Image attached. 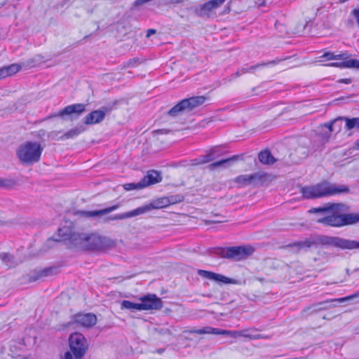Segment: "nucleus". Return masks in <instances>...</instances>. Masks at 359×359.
<instances>
[{"instance_id":"obj_1","label":"nucleus","mask_w":359,"mask_h":359,"mask_svg":"<svg viewBox=\"0 0 359 359\" xmlns=\"http://www.w3.org/2000/svg\"><path fill=\"white\" fill-rule=\"evenodd\" d=\"M348 210V207L340 203H328L322 207L313 208L310 213H327L319 217L316 222L326 226L341 227L359 223V213H344Z\"/></svg>"},{"instance_id":"obj_2","label":"nucleus","mask_w":359,"mask_h":359,"mask_svg":"<svg viewBox=\"0 0 359 359\" xmlns=\"http://www.w3.org/2000/svg\"><path fill=\"white\" fill-rule=\"evenodd\" d=\"M318 243L323 245H332L341 250H354L359 248V241L348 240L338 236L321 235L315 239H306L286 245V248H292L294 252H299L302 249L310 248Z\"/></svg>"},{"instance_id":"obj_3","label":"nucleus","mask_w":359,"mask_h":359,"mask_svg":"<svg viewBox=\"0 0 359 359\" xmlns=\"http://www.w3.org/2000/svg\"><path fill=\"white\" fill-rule=\"evenodd\" d=\"M255 249L251 245L217 247L209 250L210 254L231 262H241L249 258Z\"/></svg>"},{"instance_id":"obj_4","label":"nucleus","mask_w":359,"mask_h":359,"mask_svg":"<svg viewBox=\"0 0 359 359\" xmlns=\"http://www.w3.org/2000/svg\"><path fill=\"white\" fill-rule=\"evenodd\" d=\"M301 194L306 199L317 198L342 193H348L349 188L345 185L320 183L314 186H306L301 188Z\"/></svg>"},{"instance_id":"obj_5","label":"nucleus","mask_w":359,"mask_h":359,"mask_svg":"<svg viewBox=\"0 0 359 359\" xmlns=\"http://www.w3.org/2000/svg\"><path fill=\"white\" fill-rule=\"evenodd\" d=\"M43 150L40 143L27 141L18 147L16 156L22 164L31 165L40 161Z\"/></svg>"},{"instance_id":"obj_6","label":"nucleus","mask_w":359,"mask_h":359,"mask_svg":"<svg viewBox=\"0 0 359 359\" xmlns=\"http://www.w3.org/2000/svg\"><path fill=\"white\" fill-rule=\"evenodd\" d=\"M59 239L56 241L63 242L69 249L85 251V233L72 232L69 227L58 229Z\"/></svg>"},{"instance_id":"obj_7","label":"nucleus","mask_w":359,"mask_h":359,"mask_svg":"<svg viewBox=\"0 0 359 359\" xmlns=\"http://www.w3.org/2000/svg\"><path fill=\"white\" fill-rule=\"evenodd\" d=\"M70 351L65 353L64 359H81L88 348V343L85 337L79 332L70 334L69 337Z\"/></svg>"},{"instance_id":"obj_8","label":"nucleus","mask_w":359,"mask_h":359,"mask_svg":"<svg viewBox=\"0 0 359 359\" xmlns=\"http://www.w3.org/2000/svg\"><path fill=\"white\" fill-rule=\"evenodd\" d=\"M257 330L255 328H249L246 330H243L240 331H229L226 330H222L219 328H215L210 326H206L201 329H197L193 330L192 333H196L198 334H216V335H225L229 336L232 338H238L240 337H243L246 338H249L250 339H258L262 338L261 334H252V332Z\"/></svg>"},{"instance_id":"obj_9","label":"nucleus","mask_w":359,"mask_h":359,"mask_svg":"<svg viewBox=\"0 0 359 359\" xmlns=\"http://www.w3.org/2000/svg\"><path fill=\"white\" fill-rule=\"evenodd\" d=\"M205 100L206 97L204 96H194L184 99L172 107L167 114L172 118L177 117L202 105Z\"/></svg>"},{"instance_id":"obj_10","label":"nucleus","mask_w":359,"mask_h":359,"mask_svg":"<svg viewBox=\"0 0 359 359\" xmlns=\"http://www.w3.org/2000/svg\"><path fill=\"white\" fill-rule=\"evenodd\" d=\"M113 242L96 233H85V251H102L109 248Z\"/></svg>"},{"instance_id":"obj_11","label":"nucleus","mask_w":359,"mask_h":359,"mask_svg":"<svg viewBox=\"0 0 359 359\" xmlns=\"http://www.w3.org/2000/svg\"><path fill=\"white\" fill-rule=\"evenodd\" d=\"M223 2L222 0H209L198 6H191L189 9L194 11V13L201 18H210L211 13L218 8Z\"/></svg>"},{"instance_id":"obj_12","label":"nucleus","mask_w":359,"mask_h":359,"mask_svg":"<svg viewBox=\"0 0 359 359\" xmlns=\"http://www.w3.org/2000/svg\"><path fill=\"white\" fill-rule=\"evenodd\" d=\"M359 297V292L347 297H341V298H337V299H327L325 301L320 302L316 304H313L308 309L311 310V313H316L323 310H328L330 309H332L334 306H336V304H334L335 302L337 303H343L348 300L353 299L355 297Z\"/></svg>"},{"instance_id":"obj_13","label":"nucleus","mask_w":359,"mask_h":359,"mask_svg":"<svg viewBox=\"0 0 359 359\" xmlns=\"http://www.w3.org/2000/svg\"><path fill=\"white\" fill-rule=\"evenodd\" d=\"M97 323V316L91 313H77L72 317L68 326L76 325L84 327H91Z\"/></svg>"},{"instance_id":"obj_14","label":"nucleus","mask_w":359,"mask_h":359,"mask_svg":"<svg viewBox=\"0 0 359 359\" xmlns=\"http://www.w3.org/2000/svg\"><path fill=\"white\" fill-rule=\"evenodd\" d=\"M197 273L202 278L214 280L218 283L234 285L238 284V280L236 279L231 278L220 273H216L212 271L198 269Z\"/></svg>"},{"instance_id":"obj_15","label":"nucleus","mask_w":359,"mask_h":359,"mask_svg":"<svg viewBox=\"0 0 359 359\" xmlns=\"http://www.w3.org/2000/svg\"><path fill=\"white\" fill-rule=\"evenodd\" d=\"M141 304H143L146 310H160L163 307V302L161 298L158 297L154 294H148L140 298Z\"/></svg>"},{"instance_id":"obj_16","label":"nucleus","mask_w":359,"mask_h":359,"mask_svg":"<svg viewBox=\"0 0 359 359\" xmlns=\"http://www.w3.org/2000/svg\"><path fill=\"white\" fill-rule=\"evenodd\" d=\"M86 111V105L84 104H73L65 107L63 109L60 110L57 114H53L48 116V118L53 117H63L65 115H76L79 116Z\"/></svg>"},{"instance_id":"obj_17","label":"nucleus","mask_w":359,"mask_h":359,"mask_svg":"<svg viewBox=\"0 0 359 359\" xmlns=\"http://www.w3.org/2000/svg\"><path fill=\"white\" fill-rule=\"evenodd\" d=\"M168 201L166 196L161 197L156 200H154L149 204H146L142 206L138 207L137 208H136L138 212V215L144 214L153 209H161L168 207L169 205Z\"/></svg>"},{"instance_id":"obj_18","label":"nucleus","mask_w":359,"mask_h":359,"mask_svg":"<svg viewBox=\"0 0 359 359\" xmlns=\"http://www.w3.org/2000/svg\"><path fill=\"white\" fill-rule=\"evenodd\" d=\"M107 111V107H102L100 109L91 111L85 117L84 123L93 125L100 123L104 120Z\"/></svg>"},{"instance_id":"obj_19","label":"nucleus","mask_w":359,"mask_h":359,"mask_svg":"<svg viewBox=\"0 0 359 359\" xmlns=\"http://www.w3.org/2000/svg\"><path fill=\"white\" fill-rule=\"evenodd\" d=\"M252 185L255 187L268 185L273 177L265 172H257L251 174Z\"/></svg>"},{"instance_id":"obj_20","label":"nucleus","mask_w":359,"mask_h":359,"mask_svg":"<svg viewBox=\"0 0 359 359\" xmlns=\"http://www.w3.org/2000/svg\"><path fill=\"white\" fill-rule=\"evenodd\" d=\"M162 177L160 172L154 170H149L147 175L141 180L143 188L161 182Z\"/></svg>"},{"instance_id":"obj_21","label":"nucleus","mask_w":359,"mask_h":359,"mask_svg":"<svg viewBox=\"0 0 359 359\" xmlns=\"http://www.w3.org/2000/svg\"><path fill=\"white\" fill-rule=\"evenodd\" d=\"M342 62H331L324 65L326 67H338L340 69L344 68H355L359 69V60L349 59L342 60Z\"/></svg>"},{"instance_id":"obj_22","label":"nucleus","mask_w":359,"mask_h":359,"mask_svg":"<svg viewBox=\"0 0 359 359\" xmlns=\"http://www.w3.org/2000/svg\"><path fill=\"white\" fill-rule=\"evenodd\" d=\"M119 208V205H114L111 207L102 209V210H92V211H80L79 215L85 217H99L102 215H104L106 214H108L114 210H116Z\"/></svg>"},{"instance_id":"obj_23","label":"nucleus","mask_w":359,"mask_h":359,"mask_svg":"<svg viewBox=\"0 0 359 359\" xmlns=\"http://www.w3.org/2000/svg\"><path fill=\"white\" fill-rule=\"evenodd\" d=\"M243 156V154L241 155H234L232 157L226 158V159H222L219 161H217L216 162L212 163L208 165V169L210 170H215L218 168H227L230 165V163L231 161H235L238 159H241Z\"/></svg>"},{"instance_id":"obj_24","label":"nucleus","mask_w":359,"mask_h":359,"mask_svg":"<svg viewBox=\"0 0 359 359\" xmlns=\"http://www.w3.org/2000/svg\"><path fill=\"white\" fill-rule=\"evenodd\" d=\"M21 69L18 64H11L0 68V79L14 75Z\"/></svg>"},{"instance_id":"obj_25","label":"nucleus","mask_w":359,"mask_h":359,"mask_svg":"<svg viewBox=\"0 0 359 359\" xmlns=\"http://www.w3.org/2000/svg\"><path fill=\"white\" fill-rule=\"evenodd\" d=\"M259 161L266 165H272L276 161L271 151L268 149L262 151L258 154Z\"/></svg>"},{"instance_id":"obj_26","label":"nucleus","mask_w":359,"mask_h":359,"mask_svg":"<svg viewBox=\"0 0 359 359\" xmlns=\"http://www.w3.org/2000/svg\"><path fill=\"white\" fill-rule=\"evenodd\" d=\"M338 119L346 122L345 128L346 130L356 129L359 130V117L348 118L346 116H339Z\"/></svg>"},{"instance_id":"obj_27","label":"nucleus","mask_w":359,"mask_h":359,"mask_svg":"<svg viewBox=\"0 0 359 359\" xmlns=\"http://www.w3.org/2000/svg\"><path fill=\"white\" fill-rule=\"evenodd\" d=\"M121 309L122 310H130L132 311H142V309H144L143 304L140 303H134L128 300H123L121 304Z\"/></svg>"},{"instance_id":"obj_28","label":"nucleus","mask_w":359,"mask_h":359,"mask_svg":"<svg viewBox=\"0 0 359 359\" xmlns=\"http://www.w3.org/2000/svg\"><path fill=\"white\" fill-rule=\"evenodd\" d=\"M53 269L51 268H46L39 271H34L33 272V275L29 276V282H34L40 279L41 278L46 277L51 273Z\"/></svg>"},{"instance_id":"obj_29","label":"nucleus","mask_w":359,"mask_h":359,"mask_svg":"<svg viewBox=\"0 0 359 359\" xmlns=\"http://www.w3.org/2000/svg\"><path fill=\"white\" fill-rule=\"evenodd\" d=\"M137 215H138V212L137 211V209H135V210H133L129 211V212H124V213L117 214V215H113V216H110V217H109L107 218V220H111V221H114V220H122V219H125L136 217Z\"/></svg>"},{"instance_id":"obj_30","label":"nucleus","mask_w":359,"mask_h":359,"mask_svg":"<svg viewBox=\"0 0 359 359\" xmlns=\"http://www.w3.org/2000/svg\"><path fill=\"white\" fill-rule=\"evenodd\" d=\"M321 58H325L326 60H347L349 58V54L347 52L342 53L340 54H334L332 52H326L321 57Z\"/></svg>"},{"instance_id":"obj_31","label":"nucleus","mask_w":359,"mask_h":359,"mask_svg":"<svg viewBox=\"0 0 359 359\" xmlns=\"http://www.w3.org/2000/svg\"><path fill=\"white\" fill-rule=\"evenodd\" d=\"M234 182L238 184L239 187L252 185L251 174L238 175L235 178Z\"/></svg>"},{"instance_id":"obj_32","label":"nucleus","mask_w":359,"mask_h":359,"mask_svg":"<svg viewBox=\"0 0 359 359\" xmlns=\"http://www.w3.org/2000/svg\"><path fill=\"white\" fill-rule=\"evenodd\" d=\"M84 128H83V126L75 127L74 128L70 129L67 133L61 135L60 139L67 140L74 138L78 136L79 134H81Z\"/></svg>"},{"instance_id":"obj_33","label":"nucleus","mask_w":359,"mask_h":359,"mask_svg":"<svg viewBox=\"0 0 359 359\" xmlns=\"http://www.w3.org/2000/svg\"><path fill=\"white\" fill-rule=\"evenodd\" d=\"M0 259L9 268L14 266L16 264L13 256L8 253H0Z\"/></svg>"},{"instance_id":"obj_34","label":"nucleus","mask_w":359,"mask_h":359,"mask_svg":"<svg viewBox=\"0 0 359 359\" xmlns=\"http://www.w3.org/2000/svg\"><path fill=\"white\" fill-rule=\"evenodd\" d=\"M17 184V182L12 178L0 177V188L12 189Z\"/></svg>"},{"instance_id":"obj_35","label":"nucleus","mask_w":359,"mask_h":359,"mask_svg":"<svg viewBox=\"0 0 359 359\" xmlns=\"http://www.w3.org/2000/svg\"><path fill=\"white\" fill-rule=\"evenodd\" d=\"M168 199V205L176 204L184 201V197L182 194H175L166 196Z\"/></svg>"},{"instance_id":"obj_36","label":"nucleus","mask_w":359,"mask_h":359,"mask_svg":"<svg viewBox=\"0 0 359 359\" xmlns=\"http://www.w3.org/2000/svg\"><path fill=\"white\" fill-rule=\"evenodd\" d=\"M297 154H301L299 161L306 158L311 153L310 150L307 147H299L295 150Z\"/></svg>"},{"instance_id":"obj_37","label":"nucleus","mask_w":359,"mask_h":359,"mask_svg":"<svg viewBox=\"0 0 359 359\" xmlns=\"http://www.w3.org/2000/svg\"><path fill=\"white\" fill-rule=\"evenodd\" d=\"M123 189L126 191H131L134 189H143V186L142 184L141 180L137 183H127L123 185Z\"/></svg>"},{"instance_id":"obj_38","label":"nucleus","mask_w":359,"mask_h":359,"mask_svg":"<svg viewBox=\"0 0 359 359\" xmlns=\"http://www.w3.org/2000/svg\"><path fill=\"white\" fill-rule=\"evenodd\" d=\"M289 57H277L275 60L269 61L267 62H261V65H262L263 67H268L270 65H276L286 60Z\"/></svg>"},{"instance_id":"obj_39","label":"nucleus","mask_w":359,"mask_h":359,"mask_svg":"<svg viewBox=\"0 0 359 359\" xmlns=\"http://www.w3.org/2000/svg\"><path fill=\"white\" fill-rule=\"evenodd\" d=\"M339 121H341V120L338 119V118H337L332 121L325 123L324 124L322 125V126L328 128V130H329L328 132L332 133V132L334 131V124Z\"/></svg>"},{"instance_id":"obj_40","label":"nucleus","mask_w":359,"mask_h":359,"mask_svg":"<svg viewBox=\"0 0 359 359\" xmlns=\"http://www.w3.org/2000/svg\"><path fill=\"white\" fill-rule=\"evenodd\" d=\"M214 155L215 156L216 159L219 158L223 154L222 147V146H215L210 149Z\"/></svg>"},{"instance_id":"obj_41","label":"nucleus","mask_w":359,"mask_h":359,"mask_svg":"<svg viewBox=\"0 0 359 359\" xmlns=\"http://www.w3.org/2000/svg\"><path fill=\"white\" fill-rule=\"evenodd\" d=\"M198 164H203L210 162V159L208 158L207 154L200 156L198 158L194 160Z\"/></svg>"},{"instance_id":"obj_42","label":"nucleus","mask_w":359,"mask_h":359,"mask_svg":"<svg viewBox=\"0 0 359 359\" xmlns=\"http://www.w3.org/2000/svg\"><path fill=\"white\" fill-rule=\"evenodd\" d=\"M61 133V131H52L48 134V137L49 139L52 140H61L59 135Z\"/></svg>"},{"instance_id":"obj_43","label":"nucleus","mask_w":359,"mask_h":359,"mask_svg":"<svg viewBox=\"0 0 359 359\" xmlns=\"http://www.w3.org/2000/svg\"><path fill=\"white\" fill-rule=\"evenodd\" d=\"M138 60L139 59L138 58H133V59H130L128 62H127V65H126V67H135L137 65V64L138 63Z\"/></svg>"},{"instance_id":"obj_44","label":"nucleus","mask_w":359,"mask_h":359,"mask_svg":"<svg viewBox=\"0 0 359 359\" xmlns=\"http://www.w3.org/2000/svg\"><path fill=\"white\" fill-rule=\"evenodd\" d=\"M263 67L262 65H261V63H258L255 65H252L250 67L248 68V73H253L255 70Z\"/></svg>"},{"instance_id":"obj_45","label":"nucleus","mask_w":359,"mask_h":359,"mask_svg":"<svg viewBox=\"0 0 359 359\" xmlns=\"http://www.w3.org/2000/svg\"><path fill=\"white\" fill-rule=\"evenodd\" d=\"M156 331L158 332V334H160L161 335H166V334H171L170 330L167 329V328L156 329Z\"/></svg>"},{"instance_id":"obj_46","label":"nucleus","mask_w":359,"mask_h":359,"mask_svg":"<svg viewBox=\"0 0 359 359\" xmlns=\"http://www.w3.org/2000/svg\"><path fill=\"white\" fill-rule=\"evenodd\" d=\"M331 133L329 132L321 134V137L324 142H327L330 138Z\"/></svg>"},{"instance_id":"obj_47","label":"nucleus","mask_w":359,"mask_h":359,"mask_svg":"<svg viewBox=\"0 0 359 359\" xmlns=\"http://www.w3.org/2000/svg\"><path fill=\"white\" fill-rule=\"evenodd\" d=\"M206 154L208 156V158L210 159V162L216 159L215 156L214 155L211 149L208 150Z\"/></svg>"},{"instance_id":"obj_48","label":"nucleus","mask_w":359,"mask_h":359,"mask_svg":"<svg viewBox=\"0 0 359 359\" xmlns=\"http://www.w3.org/2000/svg\"><path fill=\"white\" fill-rule=\"evenodd\" d=\"M172 4H180L183 2H187L186 4L187 6H189V7L191 6V3L188 0H171L170 1Z\"/></svg>"},{"instance_id":"obj_49","label":"nucleus","mask_w":359,"mask_h":359,"mask_svg":"<svg viewBox=\"0 0 359 359\" xmlns=\"http://www.w3.org/2000/svg\"><path fill=\"white\" fill-rule=\"evenodd\" d=\"M338 83H345V84H349L352 82V79L348 78V79H341L339 80H338L337 81Z\"/></svg>"},{"instance_id":"obj_50","label":"nucleus","mask_w":359,"mask_h":359,"mask_svg":"<svg viewBox=\"0 0 359 359\" xmlns=\"http://www.w3.org/2000/svg\"><path fill=\"white\" fill-rule=\"evenodd\" d=\"M156 29H148V30H147V35H146V36H147V37H149V36H151L152 34H156Z\"/></svg>"},{"instance_id":"obj_51","label":"nucleus","mask_w":359,"mask_h":359,"mask_svg":"<svg viewBox=\"0 0 359 359\" xmlns=\"http://www.w3.org/2000/svg\"><path fill=\"white\" fill-rule=\"evenodd\" d=\"M46 135V131L43 129H41L38 131V136L39 137H43Z\"/></svg>"},{"instance_id":"obj_52","label":"nucleus","mask_w":359,"mask_h":359,"mask_svg":"<svg viewBox=\"0 0 359 359\" xmlns=\"http://www.w3.org/2000/svg\"><path fill=\"white\" fill-rule=\"evenodd\" d=\"M241 75H242V74H241V71H239V69H238V71H237L234 74H232V75H231V78L229 80H230V81H231V80H233L234 78H236V77H238V76H240Z\"/></svg>"},{"instance_id":"obj_53","label":"nucleus","mask_w":359,"mask_h":359,"mask_svg":"<svg viewBox=\"0 0 359 359\" xmlns=\"http://www.w3.org/2000/svg\"><path fill=\"white\" fill-rule=\"evenodd\" d=\"M156 132L157 133H160V134H167L170 132V130H167V129H160V130H156Z\"/></svg>"},{"instance_id":"obj_54","label":"nucleus","mask_w":359,"mask_h":359,"mask_svg":"<svg viewBox=\"0 0 359 359\" xmlns=\"http://www.w3.org/2000/svg\"><path fill=\"white\" fill-rule=\"evenodd\" d=\"M239 71H241V74H244L248 73V68L243 67V68L240 69Z\"/></svg>"},{"instance_id":"obj_55","label":"nucleus","mask_w":359,"mask_h":359,"mask_svg":"<svg viewBox=\"0 0 359 359\" xmlns=\"http://www.w3.org/2000/svg\"><path fill=\"white\" fill-rule=\"evenodd\" d=\"M355 147L356 149H359V138L355 141Z\"/></svg>"},{"instance_id":"obj_56","label":"nucleus","mask_w":359,"mask_h":359,"mask_svg":"<svg viewBox=\"0 0 359 359\" xmlns=\"http://www.w3.org/2000/svg\"><path fill=\"white\" fill-rule=\"evenodd\" d=\"M257 3H259V6L264 5V1L262 0H257Z\"/></svg>"},{"instance_id":"obj_57","label":"nucleus","mask_w":359,"mask_h":359,"mask_svg":"<svg viewBox=\"0 0 359 359\" xmlns=\"http://www.w3.org/2000/svg\"><path fill=\"white\" fill-rule=\"evenodd\" d=\"M163 349H159V350H158V353H163Z\"/></svg>"},{"instance_id":"obj_58","label":"nucleus","mask_w":359,"mask_h":359,"mask_svg":"<svg viewBox=\"0 0 359 359\" xmlns=\"http://www.w3.org/2000/svg\"><path fill=\"white\" fill-rule=\"evenodd\" d=\"M211 222H212V223H217V222H219V221H217V220H212V221H211Z\"/></svg>"},{"instance_id":"obj_59","label":"nucleus","mask_w":359,"mask_h":359,"mask_svg":"<svg viewBox=\"0 0 359 359\" xmlns=\"http://www.w3.org/2000/svg\"><path fill=\"white\" fill-rule=\"evenodd\" d=\"M226 0H222V1L224 3Z\"/></svg>"}]
</instances>
